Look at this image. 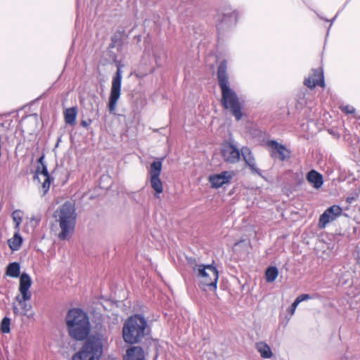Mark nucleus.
Wrapping results in <instances>:
<instances>
[{"mask_svg":"<svg viewBox=\"0 0 360 360\" xmlns=\"http://www.w3.org/2000/svg\"><path fill=\"white\" fill-rule=\"evenodd\" d=\"M226 68V62L223 61L217 71L218 82L221 91V104L232 112L237 120H240L243 115L241 103L236 93L230 88Z\"/></svg>","mask_w":360,"mask_h":360,"instance_id":"nucleus-1","label":"nucleus"},{"mask_svg":"<svg viewBox=\"0 0 360 360\" xmlns=\"http://www.w3.org/2000/svg\"><path fill=\"white\" fill-rule=\"evenodd\" d=\"M65 323L70 336L75 340H85L90 333L89 316L80 309H70L65 317Z\"/></svg>","mask_w":360,"mask_h":360,"instance_id":"nucleus-2","label":"nucleus"},{"mask_svg":"<svg viewBox=\"0 0 360 360\" xmlns=\"http://www.w3.org/2000/svg\"><path fill=\"white\" fill-rule=\"evenodd\" d=\"M54 217L58 222L60 229L58 237L60 240H69L75 231L77 213L75 205L71 202H65L54 212Z\"/></svg>","mask_w":360,"mask_h":360,"instance_id":"nucleus-3","label":"nucleus"},{"mask_svg":"<svg viewBox=\"0 0 360 360\" xmlns=\"http://www.w3.org/2000/svg\"><path fill=\"white\" fill-rule=\"evenodd\" d=\"M148 324L146 319L140 315L130 316L124 323L122 335L124 341L129 344L140 342L147 333Z\"/></svg>","mask_w":360,"mask_h":360,"instance_id":"nucleus-4","label":"nucleus"},{"mask_svg":"<svg viewBox=\"0 0 360 360\" xmlns=\"http://www.w3.org/2000/svg\"><path fill=\"white\" fill-rule=\"evenodd\" d=\"M194 274L198 278V286L203 291H215L219 278L218 271L212 264H198L190 262Z\"/></svg>","mask_w":360,"mask_h":360,"instance_id":"nucleus-5","label":"nucleus"},{"mask_svg":"<svg viewBox=\"0 0 360 360\" xmlns=\"http://www.w3.org/2000/svg\"><path fill=\"white\" fill-rule=\"evenodd\" d=\"M32 279L30 276L26 273H23L21 274L20 277V285H19V291L21 296H17L15 300L18 301V304L21 307L22 312H20L18 308L15 306L13 307V313L15 315L18 314H26V313L30 311L32 308L30 304L27 303L26 302L30 300L32 297V293L30 291V288L32 285Z\"/></svg>","mask_w":360,"mask_h":360,"instance_id":"nucleus-6","label":"nucleus"},{"mask_svg":"<svg viewBox=\"0 0 360 360\" xmlns=\"http://www.w3.org/2000/svg\"><path fill=\"white\" fill-rule=\"evenodd\" d=\"M102 354V345L98 340H89L76 353L72 360H99Z\"/></svg>","mask_w":360,"mask_h":360,"instance_id":"nucleus-7","label":"nucleus"},{"mask_svg":"<svg viewBox=\"0 0 360 360\" xmlns=\"http://www.w3.org/2000/svg\"><path fill=\"white\" fill-rule=\"evenodd\" d=\"M122 70L120 66L117 67V72L112 77V86L109 97L108 108L110 112L115 110L117 103L121 94Z\"/></svg>","mask_w":360,"mask_h":360,"instance_id":"nucleus-8","label":"nucleus"},{"mask_svg":"<svg viewBox=\"0 0 360 360\" xmlns=\"http://www.w3.org/2000/svg\"><path fill=\"white\" fill-rule=\"evenodd\" d=\"M43 159L44 157L42 156L39 160L41 166H39L37 169L35 179H37L39 183H41L42 195H44L49 190L51 180L46 166L42 162Z\"/></svg>","mask_w":360,"mask_h":360,"instance_id":"nucleus-9","label":"nucleus"},{"mask_svg":"<svg viewBox=\"0 0 360 360\" xmlns=\"http://www.w3.org/2000/svg\"><path fill=\"white\" fill-rule=\"evenodd\" d=\"M221 153L226 162L234 164L240 160L241 151L233 143L227 142L222 145Z\"/></svg>","mask_w":360,"mask_h":360,"instance_id":"nucleus-10","label":"nucleus"},{"mask_svg":"<svg viewBox=\"0 0 360 360\" xmlns=\"http://www.w3.org/2000/svg\"><path fill=\"white\" fill-rule=\"evenodd\" d=\"M342 212V209L339 205H336L326 209L319 217V228L324 229L328 223L333 221L340 217Z\"/></svg>","mask_w":360,"mask_h":360,"instance_id":"nucleus-11","label":"nucleus"},{"mask_svg":"<svg viewBox=\"0 0 360 360\" xmlns=\"http://www.w3.org/2000/svg\"><path fill=\"white\" fill-rule=\"evenodd\" d=\"M267 146L271 148V156L284 161L290 157V151L282 144L271 140L267 142Z\"/></svg>","mask_w":360,"mask_h":360,"instance_id":"nucleus-12","label":"nucleus"},{"mask_svg":"<svg viewBox=\"0 0 360 360\" xmlns=\"http://www.w3.org/2000/svg\"><path fill=\"white\" fill-rule=\"evenodd\" d=\"M232 177V172L225 171L219 174L210 175L209 176V181L212 188H218L224 184L229 183Z\"/></svg>","mask_w":360,"mask_h":360,"instance_id":"nucleus-13","label":"nucleus"},{"mask_svg":"<svg viewBox=\"0 0 360 360\" xmlns=\"http://www.w3.org/2000/svg\"><path fill=\"white\" fill-rule=\"evenodd\" d=\"M240 155L243 157V160L250 167L252 172L255 174L261 175V171L257 167L256 161L253 154L248 147L244 146L241 148Z\"/></svg>","mask_w":360,"mask_h":360,"instance_id":"nucleus-14","label":"nucleus"},{"mask_svg":"<svg viewBox=\"0 0 360 360\" xmlns=\"http://www.w3.org/2000/svg\"><path fill=\"white\" fill-rule=\"evenodd\" d=\"M304 84L310 89L314 88L316 85L323 86L324 81L322 71L321 70H314L312 74L305 79Z\"/></svg>","mask_w":360,"mask_h":360,"instance_id":"nucleus-15","label":"nucleus"},{"mask_svg":"<svg viewBox=\"0 0 360 360\" xmlns=\"http://www.w3.org/2000/svg\"><path fill=\"white\" fill-rule=\"evenodd\" d=\"M307 180L316 189L320 188L323 184V176L314 169L308 172Z\"/></svg>","mask_w":360,"mask_h":360,"instance_id":"nucleus-16","label":"nucleus"},{"mask_svg":"<svg viewBox=\"0 0 360 360\" xmlns=\"http://www.w3.org/2000/svg\"><path fill=\"white\" fill-rule=\"evenodd\" d=\"M124 360H144V353L141 347H132L127 350Z\"/></svg>","mask_w":360,"mask_h":360,"instance_id":"nucleus-17","label":"nucleus"},{"mask_svg":"<svg viewBox=\"0 0 360 360\" xmlns=\"http://www.w3.org/2000/svg\"><path fill=\"white\" fill-rule=\"evenodd\" d=\"M256 349L264 359H269L273 356L270 347L264 342H259L256 344Z\"/></svg>","mask_w":360,"mask_h":360,"instance_id":"nucleus-18","label":"nucleus"},{"mask_svg":"<svg viewBox=\"0 0 360 360\" xmlns=\"http://www.w3.org/2000/svg\"><path fill=\"white\" fill-rule=\"evenodd\" d=\"M77 110V108L73 107L68 108L64 112V117L66 124L73 126L76 123Z\"/></svg>","mask_w":360,"mask_h":360,"instance_id":"nucleus-19","label":"nucleus"},{"mask_svg":"<svg viewBox=\"0 0 360 360\" xmlns=\"http://www.w3.org/2000/svg\"><path fill=\"white\" fill-rule=\"evenodd\" d=\"M22 243V238L18 231H16L13 238L8 240V246L13 251L18 250Z\"/></svg>","mask_w":360,"mask_h":360,"instance_id":"nucleus-20","label":"nucleus"},{"mask_svg":"<svg viewBox=\"0 0 360 360\" xmlns=\"http://www.w3.org/2000/svg\"><path fill=\"white\" fill-rule=\"evenodd\" d=\"M162 161H154L150 165L149 170L150 178L160 177L162 171Z\"/></svg>","mask_w":360,"mask_h":360,"instance_id":"nucleus-21","label":"nucleus"},{"mask_svg":"<svg viewBox=\"0 0 360 360\" xmlns=\"http://www.w3.org/2000/svg\"><path fill=\"white\" fill-rule=\"evenodd\" d=\"M150 182L151 187L155 191V196L156 198L159 197V195L163 191V186L162 182L160 180V177L156 178H150Z\"/></svg>","mask_w":360,"mask_h":360,"instance_id":"nucleus-22","label":"nucleus"},{"mask_svg":"<svg viewBox=\"0 0 360 360\" xmlns=\"http://www.w3.org/2000/svg\"><path fill=\"white\" fill-rule=\"evenodd\" d=\"M6 274L11 277L16 278L20 275V264L13 262L8 264L6 269Z\"/></svg>","mask_w":360,"mask_h":360,"instance_id":"nucleus-23","label":"nucleus"},{"mask_svg":"<svg viewBox=\"0 0 360 360\" xmlns=\"http://www.w3.org/2000/svg\"><path fill=\"white\" fill-rule=\"evenodd\" d=\"M278 275V271L275 266H270L266 270L265 278L268 283L274 282Z\"/></svg>","mask_w":360,"mask_h":360,"instance_id":"nucleus-24","label":"nucleus"},{"mask_svg":"<svg viewBox=\"0 0 360 360\" xmlns=\"http://www.w3.org/2000/svg\"><path fill=\"white\" fill-rule=\"evenodd\" d=\"M12 218L15 223V229L18 231L20 230V225L22 221V212L20 210H15L12 213Z\"/></svg>","mask_w":360,"mask_h":360,"instance_id":"nucleus-25","label":"nucleus"},{"mask_svg":"<svg viewBox=\"0 0 360 360\" xmlns=\"http://www.w3.org/2000/svg\"><path fill=\"white\" fill-rule=\"evenodd\" d=\"M10 319L5 317L3 319L1 323V330L4 333H8L10 332Z\"/></svg>","mask_w":360,"mask_h":360,"instance_id":"nucleus-26","label":"nucleus"},{"mask_svg":"<svg viewBox=\"0 0 360 360\" xmlns=\"http://www.w3.org/2000/svg\"><path fill=\"white\" fill-rule=\"evenodd\" d=\"M311 297L309 294H302L300 296H298L295 300L299 302H302L305 300H308L311 299Z\"/></svg>","mask_w":360,"mask_h":360,"instance_id":"nucleus-27","label":"nucleus"},{"mask_svg":"<svg viewBox=\"0 0 360 360\" xmlns=\"http://www.w3.org/2000/svg\"><path fill=\"white\" fill-rule=\"evenodd\" d=\"M342 110L344 112H345L346 113H348V114H352V113H354V111H355V109L354 107L351 106V105H345V106H343L342 107Z\"/></svg>","mask_w":360,"mask_h":360,"instance_id":"nucleus-28","label":"nucleus"},{"mask_svg":"<svg viewBox=\"0 0 360 360\" xmlns=\"http://www.w3.org/2000/svg\"><path fill=\"white\" fill-rule=\"evenodd\" d=\"M233 15L236 17V13L235 12L234 13H227L223 14L222 22L229 21L230 20V18H233Z\"/></svg>","mask_w":360,"mask_h":360,"instance_id":"nucleus-29","label":"nucleus"},{"mask_svg":"<svg viewBox=\"0 0 360 360\" xmlns=\"http://www.w3.org/2000/svg\"><path fill=\"white\" fill-rule=\"evenodd\" d=\"M300 303L295 300L294 301V302L292 304V305L290 306V309H289V312L290 313L291 315H293L295 311V309L297 308V307L298 306Z\"/></svg>","mask_w":360,"mask_h":360,"instance_id":"nucleus-30","label":"nucleus"},{"mask_svg":"<svg viewBox=\"0 0 360 360\" xmlns=\"http://www.w3.org/2000/svg\"><path fill=\"white\" fill-rule=\"evenodd\" d=\"M357 195V193H355L354 195L347 197L346 202L349 204L352 203L356 200Z\"/></svg>","mask_w":360,"mask_h":360,"instance_id":"nucleus-31","label":"nucleus"},{"mask_svg":"<svg viewBox=\"0 0 360 360\" xmlns=\"http://www.w3.org/2000/svg\"><path fill=\"white\" fill-rule=\"evenodd\" d=\"M91 124V120H82L81 122V125L84 127H87Z\"/></svg>","mask_w":360,"mask_h":360,"instance_id":"nucleus-32","label":"nucleus"},{"mask_svg":"<svg viewBox=\"0 0 360 360\" xmlns=\"http://www.w3.org/2000/svg\"><path fill=\"white\" fill-rule=\"evenodd\" d=\"M32 221H35L37 223H39V221H40V219L39 218H35V217H32L31 219Z\"/></svg>","mask_w":360,"mask_h":360,"instance_id":"nucleus-33","label":"nucleus"}]
</instances>
